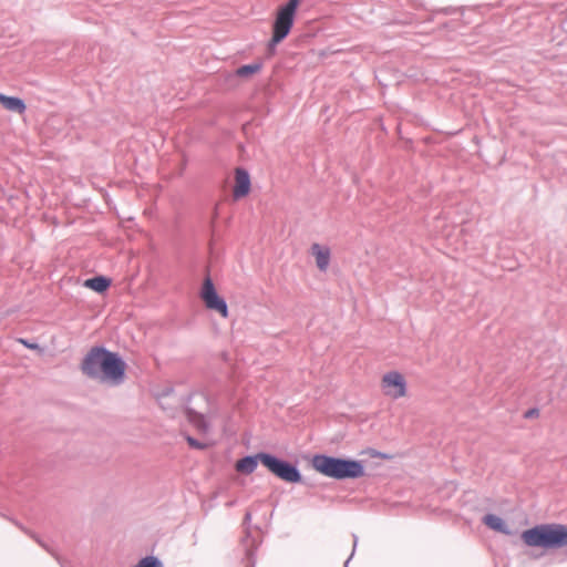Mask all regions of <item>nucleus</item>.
Masks as SVG:
<instances>
[{
	"label": "nucleus",
	"mask_w": 567,
	"mask_h": 567,
	"mask_svg": "<svg viewBox=\"0 0 567 567\" xmlns=\"http://www.w3.org/2000/svg\"><path fill=\"white\" fill-rule=\"evenodd\" d=\"M80 369L90 379L120 385L125 379L126 362L117 352L95 346L85 354Z\"/></svg>",
	"instance_id": "1"
},
{
	"label": "nucleus",
	"mask_w": 567,
	"mask_h": 567,
	"mask_svg": "<svg viewBox=\"0 0 567 567\" xmlns=\"http://www.w3.org/2000/svg\"><path fill=\"white\" fill-rule=\"evenodd\" d=\"M520 538L528 547L545 550L560 549L567 546V525L559 523L538 524L525 529Z\"/></svg>",
	"instance_id": "2"
},
{
	"label": "nucleus",
	"mask_w": 567,
	"mask_h": 567,
	"mask_svg": "<svg viewBox=\"0 0 567 567\" xmlns=\"http://www.w3.org/2000/svg\"><path fill=\"white\" fill-rule=\"evenodd\" d=\"M299 2L300 0H288L279 7L272 24V37L268 44L269 51L274 50L290 33Z\"/></svg>",
	"instance_id": "3"
},
{
	"label": "nucleus",
	"mask_w": 567,
	"mask_h": 567,
	"mask_svg": "<svg viewBox=\"0 0 567 567\" xmlns=\"http://www.w3.org/2000/svg\"><path fill=\"white\" fill-rule=\"evenodd\" d=\"M265 467L279 480L290 484H307L298 466L287 460L268 453L265 457Z\"/></svg>",
	"instance_id": "4"
},
{
	"label": "nucleus",
	"mask_w": 567,
	"mask_h": 567,
	"mask_svg": "<svg viewBox=\"0 0 567 567\" xmlns=\"http://www.w3.org/2000/svg\"><path fill=\"white\" fill-rule=\"evenodd\" d=\"M199 295L207 309L217 311L223 318H228L227 302L218 295L209 275L205 277Z\"/></svg>",
	"instance_id": "5"
},
{
	"label": "nucleus",
	"mask_w": 567,
	"mask_h": 567,
	"mask_svg": "<svg viewBox=\"0 0 567 567\" xmlns=\"http://www.w3.org/2000/svg\"><path fill=\"white\" fill-rule=\"evenodd\" d=\"M311 466L320 474L340 481V457L327 454H315Z\"/></svg>",
	"instance_id": "6"
},
{
	"label": "nucleus",
	"mask_w": 567,
	"mask_h": 567,
	"mask_svg": "<svg viewBox=\"0 0 567 567\" xmlns=\"http://www.w3.org/2000/svg\"><path fill=\"white\" fill-rule=\"evenodd\" d=\"M382 388L386 395L399 399L406 393V382L398 371H390L382 378Z\"/></svg>",
	"instance_id": "7"
},
{
	"label": "nucleus",
	"mask_w": 567,
	"mask_h": 567,
	"mask_svg": "<svg viewBox=\"0 0 567 567\" xmlns=\"http://www.w3.org/2000/svg\"><path fill=\"white\" fill-rule=\"evenodd\" d=\"M340 481L357 480L365 474L363 461L340 457Z\"/></svg>",
	"instance_id": "8"
},
{
	"label": "nucleus",
	"mask_w": 567,
	"mask_h": 567,
	"mask_svg": "<svg viewBox=\"0 0 567 567\" xmlns=\"http://www.w3.org/2000/svg\"><path fill=\"white\" fill-rule=\"evenodd\" d=\"M251 182L247 169L238 167L235 171V186L233 195L235 199H240L247 196L250 192Z\"/></svg>",
	"instance_id": "9"
},
{
	"label": "nucleus",
	"mask_w": 567,
	"mask_h": 567,
	"mask_svg": "<svg viewBox=\"0 0 567 567\" xmlns=\"http://www.w3.org/2000/svg\"><path fill=\"white\" fill-rule=\"evenodd\" d=\"M266 455H268L267 452L246 455L236 462L235 468L241 474H251L256 470L259 462L265 466Z\"/></svg>",
	"instance_id": "10"
},
{
	"label": "nucleus",
	"mask_w": 567,
	"mask_h": 567,
	"mask_svg": "<svg viewBox=\"0 0 567 567\" xmlns=\"http://www.w3.org/2000/svg\"><path fill=\"white\" fill-rule=\"evenodd\" d=\"M185 415L187 421L199 432L207 433L209 423L203 412L196 411L194 408L187 405L185 408Z\"/></svg>",
	"instance_id": "11"
},
{
	"label": "nucleus",
	"mask_w": 567,
	"mask_h": 567,
	"mask_svg": "<svg viewBox=\"0 0 567 567\" xmlns=\"http://www.w3.org/2000/svg\"><path fill=\"white\" fill-rule=\"evenodd\" d=\"M482 522L491 529L495 530V532H498V533H502V534H505V535H509L511 532L508 529V526L507 524L504 522L503 518H501L499 516L495 515V514H486Z\"/></svg>",
	"instance_id": "12"
},
{
	"label": "nucleus",
	"mask_w": 567,
	"mask_h": 567,
	"mask_svg": "<svg viewBox=\"0 0 567 567\" xmlns=\"http://www.w3.org/2000/svg\"><path fill=\"white\" fill-rule=\"evenodd\" d=\"M0 103L2 106L9 111L22 114L27 106L22 99L17 96H8L2 93H0Z\"/></svg>",
	"instance_id": "13"
},
{
	"label": "nucleus",
	"mask_w": 567,
	"mask_h": 567,
	"mask_svg": "<svg viewBox=\"0 0 567 567\" xmlns=\"http://www.w3.org/2000/svg\"><path fill=\"white\" fill-rule=\"evenodd\" d=\"M312 254L316 257L317 267L324 271L328 268L330 261V250L328 248H322L319 244H313L311 246Z\"/></svg>",
	"instance_id": "14"
},
{
	"label": "nucleus",
	"mask_w": 567,
	"mask_h": 567,
	"mask_svg": "<svg viewBox=\"0 0 567 567\" xmlns=\"http://www.w3.org/2000/svg\"><path fill=\"white\" fill-rule=\"evenodd\" d=\"M111 279L105 276H94L85 280L84 286L94 290L95 292L103 293L111 286Z\"/></svg>",
	"instance_id": "15"
},
{
	"label": "nucleus",
	"mask_w": 567,
	"mask_h": 567,
	"mask_svg": "<svg viewBox=\"0 0 567 567\" xmlns=\"http://www.w3.org/2000/svg\"><path fill=\"white\" fill-rule=\"evenodd\" d=\"M261 66H262V64L259 62L244 64L236 70V74L240 78H248V76L257 73L258 71H260Z\"/></svg>",
	"instance_id": "16"
},
{
	"label": "nucleus",
	"mask_w": 567,
	"mask_h": 567,
	"mask_svg": "<svg viewBox=\"0 0 567 567\" xmlns=\"http://www.w3.org/2000/svg\"><path fill=\"white\" fill-rule=\"evenodd\" d=\"M256 550L257 545L255 540H251L250 545L246 546V554H245V567H255L256 565Z\"/></svg>",
	"instance_id": "17"
},
{
	"label": "nucleus",
	"mask_w": 567,
	"mask_h": 567,
	"mask_svg": "<svg viewBox=\"0 0 567 567\" xmlns=\"http://www.w3.org/2000/svg\"><path fill=\"white\" fill-rule=\"evenodd\" d=\"M134 567H163V563L155 556H146L142 558Z\"/></svg>",
	"instance_id": "18"
},
{
	"label": "nucleus",
	"mask_w": 567,
	"mask_h": 567,
	"mask_svg": "<svg viewBox=\"0 0 567 567\" xmlns=\"http://www.w3.org/2000/svg\"><path fill=\"white\" fill-rule=\"evenodd\" d=\"M188 445L193 449H196V450H205L207 447V444L206 443H203L200 441H198L197 439L190 436V435H186L185 436Z\"/></svg>",
	"instance_id": "19"
},
{
	"label": "nucleus",
	"mask_w": 567,
	"mask_h": 567,
	"mask_svg": "<svg viewBox=\"0 0 567 567\" xmlns=\"http://www.w3.org/2000/svg\"><path fill=\"white\" fill-rule=\"evenodd\" d=\"M29 536L31 538H33L41 547H43L47 551H49L50 554L54 555V553L52 551L51 548H49V546L47 544H44L34 533L30 532L29 533Z\"/></svg>",
	"instance_id": "20"
},
{
	"label": "nucleus",
	"mask_w": 567,
	"mask_h": 567,
	"mask_svg": "<svg viewBox=\"0 0 567 567\" xmlns=\"http://www.w3.org/2000/svg\"><path fill=\"white\" fill-rule=\"evenodd\" d=\"M20 342L28 349H40V346L38 343L30 342L29 340L21 339Z\"/></svg>",
	"instance_id": "21"
},
{
	"label": "nucleus",
	"mask_w": 567,
	"mask_h": 567,
	"mask_svg": "<svg viewBox=\"0 0 567 567\" xmlns=\"http://www.w3.org/2000/svg\"><path fill=\"white\" fill-rule=\"evenodd\" d=\"M538 413H539L538 409L533 408L525 412V417L526 419L534 417V416H537Z\"/></svg>",
	"instance_id": "22"
},
{
	"label": "nucleus",
	"mask_w": 567,
	"mask_h": 567,
	"mask_svg": "<svg viewBox=\"0 0 567 567\" xmlns=\"http://www.w3.org/2000/svg\"><path fill=\"white\" fill-rule=\"evenodd\" d=\"M357 543H358V537H357L355 535H353V549H352V553H351V555L349 556V558L346 560V563H344V567H348L350 559H351V558H352V556L354 555V550H355V547H357Z\"/></svg>",
	"instance_id": "23"
},
{
	"label": "nucleus",
	"mask_w": 567,
	"mask_h": 567,
	"mask_svg": "<svg viewBox=\"0 0 567 567\" xmlns=\"http://www.w3.org/2000/svg\"><path fill=\"white\" fill-rule=\"evenodd\" d=\"M17 527H19L22 532H24L27 535H29V533L31 530L27 529L24 526H22L18 520L16 519H10Z\"/></svg>",
	"instance_id": "24"
},
{
	"label": "nucleus",
	"mask_w": 567,
	"mask_h": 567,
	"mask_svg": "<svg viewBox=\"0 0 567 567\" xmlns=\"http://www.w3.org/2000/svg\"><path fill=\"white\" fill-rule=\"evenodd\" d=\"M17 527H19L22 532H24L27 535H29V533L31 530L27 529L24 526H22L18 520L16 519H10Z\"/></svg>",
	"instance_id": "25"
},
{
	"label": "nucleus",
	"mask_w": 567,
	"mask_h": 567,
	"mask_svg": "<svg viewBox=\"0 0 567 567\" xmlns=\"http://www.w3.org/2000/svg\"><path fill=\"white\" fill-rule=\"evenodd\" d=\"M198 398L205 403V404H208V399L206 395L204 394H199Z\"/></svg>",
	"instance_id": "26"
},
{
	"label": "nucleus",
	"mask_w": 567,
	"mask_h": 567,
	"mask_svg": "<svg viewBox=\"0 0 567 567\" xmlns=\"http://www.w3.org/2000/svg\"><path fill=\"white\" fill-rule=\"evenodd\" d=\"M250 519H251V514L250 513H246L245 522H249Z\"/></svg>",
	"instance_id": "27"
}]
</instances>
